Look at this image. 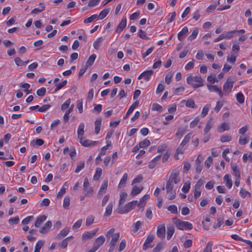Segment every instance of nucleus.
Here are the masks:
<instances>
[{
    "label": "nucleus",
    "mask_w": 252,
    "mask_h": 252,
    "mask_svg": "<svg viewBox=\"0 0 252 252\" xmlns=\"http://www.w3.org/2000/svg\"><path fill=\"white\" fill-rule=\"evenodd\" d=\"M187 83L193 88H197L204 85V80L201 76H193L191 74L187 75Z\"/></svg>",
    "instance_id": "nucleus-1"
},
{
    "label": "nucleus",
    "mask_w": 252,
    "mask_h": 252,
    "mask_svg": "<svg viewBox=\"0 0 252 252\" xmlns=\"http://www.w3.org/2000/svg\"><path fill=\"white\" fill-rule=\"evenodd\" d=\"M165 189L167 194H168V199H173V195L172 194L173 189V175L172 172L171 173L169 178L166 182Z\"/></svg>",
    "instance_id": "nucleus-2"
},
{
    "label": "nucleus",
    "mask_w": 252,
    "mask_h": 252,
    "mask_svg": "<svg viewBox=\"0 0 252 252\" xmlns=\"http://www.w3.org/2000/svg\"><path fill=\"white\" fill-rule=\"evenodd\" d=\"M115 231L114 228H111L106 233L105 235L107 239L110 238V237H112L110 245L116 246L117 242L120 238V233L119 232L114 233Z\"/></svg>",
    "instance_id": "nucleus-3"
},
{
    "label": "nucleus",
    "mask_w": 252,
    "mask_h": 252,
    "mask_svg": "<svg viewBox=\"0 0 252 252\" xmlns=\"http://www.w3.org/2000/svg\"><path fill=\"white\" fill-rule=\"evenodd\" d=\"M175 224L176 226L180 230H191L192 228V224L188 221L178 220Z\"/></svg>",
    "instance_id": "nucleus-4"
},
{
    "label": "nucleus",
    "mask_w": 252,
    "mask_h": 252,
    "mask_svg": "<svg viewBox=\"0 0 252 252\" xmlns=\"http://www.w3.org/2000/svg\"><path fill=\"white\" fill-rule=\"evenodd\" d=\"M93 188L90 187L89 180L87 178L84 179L83 184V192L85 196L89 195L93 193Z\"/></svg>",
    "instance_id": "nucleus-5"
},
{
    "label": "nucleus",
    "mask_w": 252,
    "mask_h": 252,
    "mask_svg": "<svg viewBox=\"0 0 252 252\" xmlns=\"http://www.w3.org/2000/svg\"><path fill=\"white\" fill-rule=\"evenodd\" d=\"M234 81L231 79H228L226 82L224 83L223 89V91L226 94H228L231 92L233 87Z\"/></svg>",
    "instance_id": "nucleus-6"
},
{
    "label": "nucleus",
    "mask_w": 252,
    "mask_h": 252,
    "mask_svg": "<svg viewBox=\"0 0 252 252\" xmlns=\"http://www.w3.org/2000/svg\"><path fill=\"white\" fill-rule=\"evenodd\" d=\"M154 71L152 70L145 71L139 75L138 79L143 78L145 81H148L150 79Z\"/></svg>",
    "instance_id": "nucleus-7"
},
{
    "label": "nucleus",
    "mask_w": 252,
    "mask_h": 252,
    "mask_svg": "<svg viewBox=\"0 0 252 252\" xmlns=\"http://www.w3.org/2000/svg\"><path fill=\"white\" fill-rule=\"evenodd\" d=\"M98 230V228L95 229L91 231L85 232L82 236L83 240H87L92 238Z\"/></svg>",
    "instance_id": "nucleus-8"
},
{
    "label": "nucleus",
    "mask_w": 252,
    "mask_h": 252,
    "mask_svg": "<svg viewBox=\"0 0 252 252\" xmlns=\"http://www.w3.org/2000/svg\"><path fill=\"white\" fill-rule=\"evenodd\" d=\"M157 234L158 237L162 239L165 235V227L164 224L158 225L157 227Z\"/></svg>",
    "instance_id": "nucleus-9"
},
{
    "label": "nucleus",
    "mask_w": 252,
    "mask_h": 252,
    "mask_svg": "<svg viewBox=\"0 0 252 252\" xmlns=\"http://www.w3.org/2000/svg\"><path fill=\"white\" fill-rule=\"evenodd\" d=\"M154 235H149L147 238L144 244L143 245V249L144 250H146L147 249L149 248H152L153 246L151 245V243L154 239Z\"/></svg>",
    "instance_id": "nucleus-10"
},
{
    "label": "nucleus",
    "mask_w": 252,
    "mask_h": 252,
    "mask_svg": "<svg viewBox=\"0 0 252 252\" xmlns=\"http://www.w3.org/2000/svg\"><path fill=\"white\" fill-rule=\"evenodd\" d=\"M80 143L85 147H89L96 145L97 141H93L89 140H84L83 137L79 139Z\"/></svg>",
    "instance_id": "nucleus-11"
},
{
    "label": "nucleus",
    "mask_w": 252,
    "mask_h": 252,
    "mask_svg": "<svg viewBox=\"0 0 252 252\" xmlns=\"http://www.w3.org/2000/svg\"><path fill=\"white\" fill-rule=\"evenodd\" d=\"M126 17H124L120 24L117 26L116 32L118 33H120L126 27Z\"/></svg>",
    "instance_id": "nucleus-12"
},
{
    "label": "nucleus",
    "mask_w": 252,
    "mask_h": 252,
    "mask_svg": "<svg viewBox=\"0 0 252 252\" xmlns=\"http://www.w3.org/2000/svg\"><path fill=\"white\" fill-rule=\"evenodd\" d=\"M105 241V238L102 235L100 236L95 239L94 247H95L96 249L98 250V249L103 244Z\"/></svg>",
    "instance_id": "nucleus-13"
},
{
    "label": "nucleus",
    "mask_w": 252,
    "mask_h": 252,
    "mask_svg": "<svg viewBox=\"0 0 252 252\" xmlns=\"http://www.w3.org/2000/svg\"><path fill=\"white\" fill-rule=\"evenodd\" d=\"M52 222L50 221H47L44 225L39 229V232L42 234L46 233L52 226Z\"/></svg>",
    "instance_id": "nucleus-14"
},
{
    "label": "nucleus",
    "mask_w": 252,
    "mask_h": 252,
    "mask_svg": "<svg viewBox=\"0 0 252 252\" xmlns=\"http://www.w3.org/2000/svg\"><path fill=\"white\" fill-rule=\"evenodd\" d=\"M189 29L187 27H184L182 31L178 34V39L180 41H182L185 38L186 34L188 32Z\"/></svg>",
    "instance_id": "nucleus-15"
},
{
    "label": "nucleus",
    "mask_w": 252,
    "mask_h": 252,
    "mask_svg": "<svg viewBox=\"0 0 252 252\" xmlns=\"http://www.w3.org/2000/svg\"><path fill=\"white\" fill-rule=\"evenodd\" d=\"M137 203V201H132L131 202H130L128 203L125 206V212L124 213H128L130 211H131L132 209H133L134 206H135L136 205Z\"/></svg>",
    "instance_id": "nucleus-16"
},
{
    "label": "nucleus",
    "mask_w": 252,
    "mask_h": 252,
    "mask_svg": "<svg viewBox=\"0 0 252 252\" xmlns=\"http://www.w3.org/2000/svg\"><path fill=\"white\" fill-rule=\"evenodd\" d=\"M84 127L85 125L84 123H81L79 124L77 129V134L78 139H80L83 137L84 134Z\"/></svg>",
    "instance_id": "nucleus-17"
},
{
    "label": "nucleus",
    "mask_w": 252,
    "mask_h": 252,
    "mask_svg": "<svg viewBox=\"0 0 252 252\" xmlns=\"http://www.w3.org/2000/svg\"><path fill=\"white\" fill-rule=\"evenodd\" d=\"M70 229L68 227H65L61 231L60 233L57 236V239H61L62 238L65 237L69 233Z\"/></svg>",
    "instance_id": "nucleus-18"
},
{
    "label": "nucleus",
    "mask_w": 252,
    "mask_h": 252,
    "mask_svg": "<svg viewBox=\"0 0 252 252\" xmlns=\"http://www.w3.org/2000/svg\"><path fill=\"white\" fill-rule=\"evenodd\" d=\"M138 101H136L134 103H133L129 108L124 118L126 119L129 116V115L133 111L134 109L138 105Z\"/></svg>",
    "instance_id": "nucleus-19"
},
{
    "label": "nucleus",
    "mask_w": 252,
    "mask_h": 252,
    "mask_svg": "<svg viewBox=\"0 0 252 252\" xmlns=\"http://www.w3.org/2000/svg\"><path fill=\"white\" fill-rule=\"evenodd\" d=\"M73 236H70L64 239L59 244V246L60 248L63 249H65L68 245L69 241L71 240Z\"/></svg>",
    "instance_id": "nucleus-20"
},
{
    "label": "nucleus",
    "mask_w": 252,
    "mask_h": 252,
    "mask_svg": "<svg viewBox=\"0 0 252 252\" xmlns=\"http://www.w3.org/2000/svg\"><path fill=\"white\" fill-rule=\"evenodd\" d=\"M143 189V187L142 186L138 187L137 186H134L132 188V189L131 192V195L132 196L136 195L140 193Z\"/></svg>",
    "instance_id": "nucleus-21"
},
{
    "label": "nucleus",
    "mask_w": 252,
    "mask_h": 252,
    "mask_svg": "<svg viewBox=\"0 0 252 252\" xmlns=\"http://www.w3.org/2000/svg\"><path fill=\"white\" fill-rule=\"evenodd\" d=\"M113 207V202L111 201L109 202L108 205L107 206L104 213V216H109L112 214V209Z\"/></svg>",
    "instance_id": "nucleus-22"
},
{
    "label": "nucleus",
    "mask_w": 252,
    "mask_h": 252,
    "mask_svg": "<svg viewBox=\"0 0 252 252\" xmlns=\"http://www.w3.org/2000/svg\"><path fill=\"white\" fill-rule=\"evenodd\" d=\"M94 125L95 133L97 134L99 133L100 129V127L101 125V118H99L97 119L94 122Z\"/></svg>",
    "instance_id": "nucleus-23"
},
{
    "label": "nucleus",
    "mask_w": 252,
    "mask_h": 252,
    "mask_svg": "<svg viewBox=\"0 0 252 252\" xmlns=\"http://www.w3.org/2000/svg\"><path fill=\"white\" fill-rule=\"evenodd\" d=\"M46 219V216L45 215H42L39 217L36 220L34 225L36 227H38L40 224L44 221Z\"/></svg>",
    "instance_id": "nucleus-24"
},
{
    "label": "nucleus",
    "mask_w": 252,
    "mask_h": 252,
    "mask_svg": "<svg viewBox=\"0 0 252 252\" xmlns=\"http://www.w3.org/2000/svg\"><path fill=\"white\" fill-rule=\"evenodd\" d=\"M231 168L236 178H240L241 174L237 166L235 164L231 165Z\"/></svg>",
    "instance_id": "nucleus-25"
},
{
    "label": "nucleus",
    "mask_w": 252,
    "mask_h": 252,
    "mask_svg": "<svg viewBox=\"0 0 252 252\" xmlns=\"http://www.w3.org/2000/svg\"><path fill=\"white\" fill-rule=\"evenodd\" d=\"M39 5L41 6V8H34L31 11L32 14H37L41 12L42 11H43V10H45V6H44L43 3L40 2L39 3Z\"/></svg>",
    "instance_id": "nucleus-26"
},
{
    "label": "nucleus",
    "mask_w": 252,
    "mask_h": 252,
    "mask_svg": "<svg viewBox=\"0 0 252 252\" xmlns=\"http://www.w3.org/2000/svg\"><path fill=\"white\" fill-rule=\"evenodd\" d=\"M213 124L214 123L212 120H210L208 122L204 129V134H207L212 127Z\"/></svg>",
    "instance_id": "nucleus-27"
},
{
    "label": "nucleus",
    "mask_w": 252,
    "mask_h": 252,
    "mask_svg": "<svg viewBox=\"0 0 252 252\" xmlns=\"http://www.w3.org/2000/svg\"><path fill=\"white\" fill-rule=\"evenodd\" d=\"M229 129V125L228 124L223 123H222L220 126L218 127V131L220 133L223 132L225 130H228Z\"/></svg>",
    "instance_id": "nucleus-28"
},
{
    "label": "nucleus",
    "mask_w": 252,
    "mask_h": 252,
    "mask_svg": "<svg viewBox=\"0 0 252 252\" xmlns=\"http://www.w3.org/2000/svg\"><path fill=\"white\" fill-rule=\"evenodd\" d=\"M107 186H108V181L107 180L104 181L103 183H102V184L100 187V189L98 191V194H101V193H105L106 191Z\"/></svg>",
    "instance_id": "nucleus-29"
},
{
    "label": "nucleus",
    "mask_w": 252,
    "mask_h": 252,
    "mask_svg": "<svg viewBox=\"0 0 252 252\" xmlns=\"http://www.w3.org/2000/svg\"><path fill=\"white\" fill-rule=\"evenodd\" d=\"M161 157V155H158L152 161H151L149 164L148 167L150 169L155 168L157 165V161Z\"/></svg>",
    "instance_id": "nucleus-30"
},
{
    "label": "nucleus",
    "mask_w": 252,
    "mask_h": 252,
    "mask_svg": "<svg viewBox=\"0 0 252 252\" xmlns=\"http://www.w3.org/2000/svg\"><path fill=\"white\" fill-rule=\"evenodd\" d=\"M223 180L226 182V186L228 187V188L230 189L232 187V183L229 175L226 174L224 176Z\"/></svg>",
    "instance_id": "nucleus-31"
},
{
    "label": "nucleus",
    "mask_w": 252,
    "mask_h": 252,
    "mask_svg": "<svg viewBox=\"0 0 252 252\" xmlns=\"http://www.w3.org/2000/svg\"><path fill=\"white\" fill-rule=\"evenodd\" d=\"M110 10V8H105L102 10L98 15V19L100 20L104 19L109 13Z\"/></svg>",
    "instance_id": "nucleus-32"
},
{
    "label": "nucleus",
    "mask_w": 252,
    "mask_h": 252,
    "mask_svg": "<svg viewBox=\"0 0 252 252\" xmlns=\"http://www.w3.org/2000/svg\"><path fill=\"white\" fill-rule=\"evenodd\" d=\"M96 56L95 54H92L91 55L87 60L86 65L87 66L92 65L96 59Z\"/></svg>",
    "instance_id": "nucleus-33"
},
{
    "label": "nucleus",
    "mask_w": 252,
    "mask_h": 252,
    "mask_svg": "<svg viewBox=\"0 0 252 252\" xmlns=\"http://www.w3.org/2000/svg\"><path fill=\"white\" fill-rule=\"evenodd\" d=\"M198 29L197 28H195L194 30L193 31L191 35H190L188 37V40L191 41L193 40H194L197 36L198 33Z\"/></svg>",
    "instance_id": "nucleus-34"
},
{
    "label": "nucleus",
    "mask_w": 252,
    "mask_h": 252,
    "mask_svg": "<svg viewBox=\"0 0 252 252\" xmlns=\"http://www.w3.org/2000/svg\"><path fill=\"white\" fill-rule=\"evenodd\" d=\"M44 244V241L40 240L36 244L34 252H40V250Z\"/></svg>",
    "instance_id": "nucleus-35"
},
{
    "label": "nucleus",
    "mask_w": 252,
    "mask_h": 252,
    "mask_svg": "<svg viewBox=\"0 0 252 252\" xmlns=\"http://www.w3.org/2000/svg\"><path fill=\"white\" fill-rule=\"evenodd\" d=\"M211 107V104H206L203 108L202 111L201 113V117L203 118L205 117L208 114L209 110Z\"/></svg>",
    "instance_id": "nucleus-36"
},
{
    "label": "nucleus",
    "mask_w": 252,
    "mask_h": 252,
    "mask_svg": "<svg viewBox=\"0 0 252 252\" xmlns=\"http://www.w3.org/2000/svg\"><path fill=\"white\" fill-rule=\"evenodd\" d=\"M192 135L191 133H189L186 135L184 140L182 141V143L180 144V147H183L185 146L190 140Z\"/></svg>",
    "instance_id": "nucleus-37"
},
{
    "label": "nucleus",
    "mask_w": 252,
    "mask_h": 252,
    "mask_svg": "<svg viewBox=\"0 0 252 252\" xmlns=\"http://www.w3.org/2000/svg\"><path fill=\"white\" fill-rule=\"evenodd\" d=\"M95 217L93 215L89 216L87 219L86 221V226H90L92 224L94 220Z\"/></svg>",
    "instance_id": "nucleus-38"
},
{
    "label": "nucleus",
    "mask_w": 252,
    "mask_h": 252,
    "mask_svg": "<svg viewBox=\"0 0 252 252\" xmlns=\"http://www.w3.org/2000/svg\"><path fill=\"white\" fill-rule=\"evenodd\" d=\"M102 174V169L100 168H96L95 173L94 176V179L97 180L99 179Z\"/></svg>",
    "instance_id": "nucleus-39"
},
{
    "label": "nucleus",
    "mask_w": 252,
    "mask_h": 252,
    "mask_svg": "<svg viewBox=\"0 0 252 252\" xmlns=\"http://www.w3.org/2000/svg\"><path fill=\"white\" fill-rule=\"evenodd\" d=\"M69 204H70V197L69 196H66L63 199V207L66 209H68Z\"/></svg>",
    "instance_id": "nucleus-40"
},
{
    "label": "nucleus",
    "mask_w": 252,
    "mask_h": 252,
    "mask_svg": "<svg viewBox=\"0 0 252 252\" xmlns=\"http://www.w3.org/2000/svg\"><path fill=\"white\" fill-rule=\"evenodd\" d=\"M127 179V173H125L119 184L118 187L121 188L123 185H125Z\"/></svg>",
    "instance_id": "nucleus-41"
},
{
    "label": "nucleus",
    "mask_w": 252,
    "mask_h": 252,
    "mask_svg": "<svg viewBox=\"0 0 252 252\" xmlns=\"http://www.w3.org/2000/svg\"><path fill=\"white\" fill-rule=\"evenodd\" d=\"M236 99L240 103L242 104L244 102L245 97L241 92H239L236 94Z\"/></svg>",
    "instance_id": "nucleus-42"
},
{
    "label": "nucleus",
    "mask_w": 252,
    "mask_h": 252,
    "mask_svg": "<svg viewBox=\"0 0 252 252\" xmlns=\"http://www.w3.org/2000/svg\"><path fill=\"white\" fill-rule=\"evenodd\" d=\"M150 144V141L148 139H146L139 143V147L142 148L149 146Z\"/></svg>",
    "instance_id": "nucleus-43"
},
{
    "label": "nucleus",
    "mask_w": 252,
    "mask_h": 252,
    "mask_svg": "<svg viewBox=\"0 0 252 252\" xmlns=\"http://www.w3.org/2000/svg\"><path fill=\"white\" fill-rule=\"evenodd\" d=\"M102 40V37H100L98 38H97L94 42L93 43V46H94V47L96 49V50H98L99 49V47L100 46V43L101 42Z\"/></svg>",
    "instance_id": "nucleus-44"
},
{
    "label": "nucleus",
    "mask_w": 252,
    "mask_h": 252,
    "mask_svg": "<svg viewBox=\"0 0 252 252\" xmlns=\"http://www.w3.org/2000/svg\"><path fill=\"white\" fill-rule=\"evenodd\" d=\"M85 166L84 161H81L79 162L77 165V167L75 170L76 173H79L81 170H82Z\"/></svg>",
    "instance_id": "nucleus-45"
},
{
    "label": "nucleus",
    "mask_w": 252,
    "mask_h": 252,
    "mask_svg": "<svg viewBox=\"0 0 252 252\" xmlns=\"http://www.w3.org/2000/svg\"><path fill=\"white\" fill-rule=\"evenodd\" d=\"M236 33V32L234 31H230L227 32L226 33H223V36L224 39H230L232 38L234 34Z\"/></svg>",
    "instance_id": "nucleus-46"
},
{
    "label": "nucleus",
    "mask_w": 252,
    "mask_h": 252,
    "mask_svg": "<svg viewBox=\"0 0 252 252\" xmlns=\"http://www.w3.org/2000/svg\"><path fill=\"white\" fill-rule=\"evenodd\" d=\"M71 103V100L68 98L66 100L61 106V109L63 111L66 110L70 105Z\"/></svg>",
    "instance_id": "nucleus-47"
},
{
    "label": "nucleus",
    "mask_w": 252,
    "mask_h": 252,
    "mask_svg": "<svg viewBox=\"0 0 252 252\" xmlns=\"http://www.w3.org/2000/svg\"><path fill=\"white\" fill-rule=\"evenodd\" d=\"M98 16L96 14L93 15L90 17L85 19L84 21V23L85 24L91 23Z\"/></svg>",
    "instance_id": "nucleus-48"
},
{
    "label": "nucleus",
    "mask_w": 252,
    "mask_h": 252,
    "mask_svg": "<svg viewBox=\"0 0 252 252\" xmlns=\"http://www.w3.org/2000/svg\"><path fill=\"white\" fill-rule=\"evenodd\" d=\"M127 197V193L125 192H122L120 194V198L119 200V204H123Z\"/></svg>",
    "instance_id": "nucleus-49"
},
{
    "label": "nucleus",
    "mask_w": 252,
    "mask_h": 252,
    "mask_svg": "<svg viewBox=\"0 0 252 252\" xmlns=\"http://www.w3.org/2000/svg\"><path fill=\"white\" fill-rule=\"evenodd\" d=\"M173 75V73L170 72L165 76V82L167 85H169L172 82Z\"/></svg>",
    "instance_id": "nucleus-50"
},
{
    "label": "nucleus",
    "mask_w": 252,
    "mask_h": 252,
    "mask_svg": "<svg viewBox=\"0 0 252 252\" xmlns=\"http://www.w3.org/2000/svg\"><path fill=\"white\" fill-rule=\"evenodd\" d=\"M186 105L188 107L192 108H193L195 107L194 101L192 99H188L186 102Z\"/></svg>",
    "instance_id": "nucleus-51"
},
{
    "label": "nucleus",
    "mask_w": 252,
    "mask_h": 252,
    "mask_svg": "<svg viewBox=\"0 0 252 252\" xmlns=\"http://www.w3.org/2000/svg\"><path fill=\"white\" fill-rule=\"evenodd\" d=\"M232 137L230 135H222L220 137V140L221 142H226L231 141Z\"/></svg>",
    "instance_id": "nucleus-52"
},
{
    "label": "nucleus",
    "mask_w": 252,
    "mask_h": 252,
    "mask_svg": "<svg viewBox=\"0 0 252 252\" xmlns=\"http://www.w3.org/2000/svg\"><path fill=\"white\" fill-rule=\"evenodd\" d=\"M77 107L78 109L79 112L80 113H82L83 111L82 99H79L77 100Z\"/></svg>",
    "instance_id": "nucleus-53"
},
{
    "label": "nucleus",
    "mask_w": 252,
    "mask_h": 252,
    "mask_svg": "<svg viewBox=\"0 0 252 252\" xmlns=\"http://www.w3.org/2000/svg\"><path fill=\"white\" fill-rule=\"evenodd\" d=\"M190 187V183L189 182H186L182 188V191L185 193H187L189 191Z\"/></svg>",
    "instance_id": "nucleus-54"
},
{
    "label": "nucleus",
    "mask_w": 252,
    "mask_h": 252,
    "mask_svg": "<svg viewBox=\"0 0 252 252\" xmlns=\"http://www.w3.org/2000/svg\"><path fill=\"white\" fill-rule=\"evenodd\" d=\"M82 222H83V220L82 219H80V220H77L72 226V229H73L74 230H75L76 229H77L78 228H79L82 223Z\"/></svg>",
    "instance_id": "nucleus-55"
},
{
    "label": "nucleus",
    "mask_w": 252,
    "mask_h": 252,
    "mask_svg": "<svg viewBox=\"0 0 252 252\" xmlns=\"http://www.w3.org/2000/svg\"><path fill=\"white\" fill-rule=\"evenodd\" d=\"M67 84V81L64 80L61 83L58 85L56 87V88L55 89L54 92H57L58 91H59L60 89H61L64 86H65Z\"/></svg>",
    "instance_id": "nucleus-56"
},
{
    "label": "nucleus",
    "mask_w": 252,
    "mask_h": 252,
    "mask_svg": "<svg viewBox=\"0 0 252 252\" xmlns=\"http://www.w3.org/2000/svg\"><path fill=\"white\" fill-rule=\"evenodd\" d=\"M173 235V227L172 226L167 227V239H170Z\"/></svg>",
    "instance_id": "nucleus-57"
},
{
    "label": "nucleus",
    "mask_w": 252,
    "mask_h": 252,
    "mask_svg": "<svg viewBox=\"0 0 252 252\" xmlns=\"http://www.w3.org/2000/svg\"><path fill=\"white\" fill-rule=\"evenodd\" d=\"M212 163H213L212 158L210 157H209L207 158V159L205 160L204 164H205L206 167H207V168H209L211 166V165H212Z\"/></svg>",
    "instance_id": "nucleus-58"
},
{
    "label": "nucleus",
    "mask_w": 252,
    "mask_h": 252,
    "mask_svg": "<svg viewBox=\"0 0 252 252\" xmlns=\"http://www.w3.org/2000/svg\"><path fill=\"white\" fill-rule=\"evenodd\" d=\"M33 143H35L37 146H41L44 143V141L41 139H36L35 141H32L31 143L32 146H34Z\"/></svg>",
    "instance_id": "nucleus-59"
},
{
    "label": "nucleus",
    "mask_w": 252,
    "mask_h": 252,
    "mask_svg": "<svg viewBox=\"0 0 252 252\" xmlns=\"http://www.w3.org/2000/svg\"><path fill=\"white\" fill-rule=\"evenodd\" d=\"M46 90L45 88L42 87L37 90L36 93L39 96H43L46 93Z\"/></svg>",
    "instance_id": "nucleus-60"
},
{
    "label": "nucleus",
    "mask_w": 252,
    "mask_h": 252,
    "mask_svg": "<svg viewBox=\"0 0 252 252\" xmlns=\"http://www.w3.org/2000/svg\"><path fill=\"white\" fill-rule=\"evenodd\" d=\"M139 36L143 39H148L149 37L146 35V32L142 30H140L138 32Z\"/></svg>",
    "instance_id": "nucleus-61"
},
{
    "label": "nucleus",
    "mask_w": 252,
    "mask_h": 252,
    "mask_svg": "<svg viewBox=\"0 0 252 252\" xmlns=\"http://www.w3.org/2000/svg\"><path fill=\"white\" fill-rule=\"evenodd\" d=\"M236 57L234 55H231V56H228L227 57V61L234 64L236 61Z\"/></svg>",
    "instance_id": "nucleus-62"
},
{
    "label": "nucleus",
    "mask_w": 252,
    "mask_h": 252,
    "mask_svg": "<svg viewBox=\"0 0 252 252\" xmlns=\"http://www.w3.org/2000/svg\"><path fill=\"white\" fill-rule=\"evenodd\" d=\"M19 221V218L18 216H16L14 218H10L8 222L9 223H14V224H17Z\"/></svg>",
    "instance_id": "nucleus-63"
},
{
    "label": "nucleus",
    "mask_w": 252,
    "mask_h": 252,
    "mask_svg": "<svg viewBox=\"0 0 252 252\" xmlns=\"http://www.w3.org/2000/svg\"><path fill=\"white\" fill-rule=\"evenodd\" d=\"M212 243L211 242H209L203 252H212Z\"/></svg>",
    "instance_id": "nucleus-64"
}]
</instances>
